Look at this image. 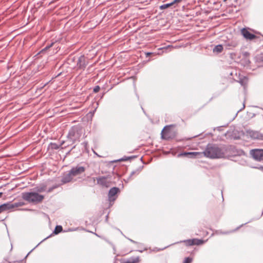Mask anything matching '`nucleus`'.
I'll use <instances>...</instances> for the list:
<instances>
[{
	"mask_svg": "<svg viewBox=\"0 0 263 263\" xmlns=\"http://www.w3.org/2000/svg\"><path fill=\"white\" fill-rule=\"evenodd\" d=\"M192 258L188 257L185 258L183 263H191L192 261Z\"/></svg>",
	"mask_w": 263,
	"mask_h": 263,
	"instance_id": "aec40b11",
	"label": "nucleus"
},
{
	"mask_svg": "<svg viewBox=\"0 0 263 263\" xmlns=\"http://www.w3.org/2000/svg\"><path fill=\"white\" fill-rule=\"evenodd\" d=\"M100 89V88L99 86H96L93 88V92H98Z\"/></svg>",
	"mask_w": 263,
	"mask_h": 263,
	"instance_id": "4be33fe9",
	"label": "nucleus"
},
{
	"mask_svg": "<svg viewBox=\"0 0 263 263\" xmlns=\"http://www.w3.org/2000/svg\"><path fill=\"white\" fill-rule=\"evenodd\" d=\"M46 239H47V238H44V240H42V241H42H42H44V240H45Z\"/></svg>",
	"mask_w": 263,
	"mask_h": 263,
	"instance_id": "79ce46f5",
	"label": "nucleus"
},
{
	"mask_svg": "<svg viewBox=\"0 0 263 263\" xmlns=\"http://www.w3.org/2000/svg\"><path fill=\"white\" fill-rule=\"evenodd\" d=\"M42 242V241H40V242L38 243L36 245V247H37L40 245V243Z\"/></svg>",
	"mask_w": 263,
	"mask_h": 263,
	"instance_id": "72a5a7b5",
	"label": "nucleus"
},
{
	"mask_svg": "<svg viewBox=\"0 0 263 263\" xmlns=\"http://www.w3.org/2000/svg\"><path fill=\"white\" fill-rule=\"evenodd\" d=\"M147 249L146 248H144V249L143 250H138V251H139L140 252H142L144 251H147Z\"/></svg>",
	"mask_w": 263,
	"mask_h": 263,
	"instance_id": "c756f323",
	"label": "nucleus"
},
{
	"mask_svg": "<svg viewBox=\"0 0 263 263\" xmlns=\"http://www.w3.org/2000/svg\"><path fill=\"white\" fill-rule=\"evenodd\" d=\"M172 6H173V4H172V2L167 3V4H163L160 6V9L161 10H163V9H166Z\"/></svg>",
	"mask_w": 263,
	"mask_h": 263,
	"instance_id": "dca6fc26",
	"label": "nucleus"
},
{
	"mask_svg": "<svg viewBox=\"0 0 263 263\" xmlns=\"http://www.w3.org/2000/svg\"><path fill=\"white\" fill-rule=\"evenodd\" d=\"M223 50V46L222 45H218L215 46V47L213 48V52H216V53H220L222 52Z\"/></svg>",
	"mask_w": 263,
	"mask_h": 263,
	"instance_id": "2eb2a0df",
	"label": "nucleus"
},
{
	"mask_svg": "<svg viewBox=\"0 0 263 263\" xmlns=\"http://www.w3.org/2000/svg\"><path fill=\"white\" fill-rule=\"evenodd\" d=\"M82 144H84V145L85 146H86V145H87V142H83Z\"/></svg>",
	"mask_w": 263,
	"mask_h": 263,
	"instance_id": "473e14b6",
	"label": "nucleus"
},
{
	"mask_svg": "<svg viewBox=\"0 0 263 263\" xmlns=\"http://www.w3.org/2000/svg\"><path fill=\"white\" fill-rule=\"evenodd\" d=\"M55 186L51 187H50V188L48 189L47 190H46V191H47V192H48V193L51 192L53 191V190L54 189H55Z\"/></svg>",
	"mask_w": 263,
	"mask_h": 263,
	"instance_id": "393cba45",
	"label": "nucleus"
},
{
	"mask_svg": "<svg viewBox=\"0 0 263 263\" xmlns=\"http://www.w3.org/2000/svg\"><path fill=\"white\" fill-rule=\"evenodd\" d=\"M63 230L62 227L61 226H57L55 228V229L53 231V233L55 234H58L60 233Z\"/></svg>",
	"mask_w": 263,
	"mask_h": 263,
	"instance_id": "f3484780",
	"label": "nucleus"
},
{
	"mask_svg": "<svg viewBox=\"0 0 263 263\" xmlns=\"http://www.w3.org/2000/svg\"><path fill=\"white\" fill-rule=\"evenodd\" d=\"M20 205L19 203H12L11 202H7L0 205V214L5 211L11 210L15 208H17Z\"/></svg>",
	"mask_w": 263,
	"mask_h": 263,
	"instance_id": "423d86ee",
	"label": "nucleus"
},
{
	"mask_svg": "<svg viewBox=\"0 0 263 263\" xmlns=\"http://www.w3.org/2000/svg\"><path fill=\"white\" fill-rule=\"evenodd\" d=\"M139 173V170H136L135 171H133L131 173H130V176H129V178H128V180L129 179H132V177L135 174H136V175H138Z\"/></svg>",
	"mask_w": 263,
	"mask_h": 263,
	"instance_id": "a211bd4d",
	"label": "nucleus"
},
{
	"mask_svg": "<svg viewBox=\"0 0 263 263\" xmlns=\"http://www.w3.org/2000/svg\"><path fill=\"white\" fill-rule=\"evenodd\" d=\"M23 260H20L19 263H23Z\"/></svg>",
	"mask_w": 263,
	"mask_h": 263,
	"instance_id": "4c0bfd02",
	"label": "nucleus"
},
{
	"mask_svg": "<svg viewBox=\"0 0 263 263\" xmlns=\"http://www.w3.org/2000/svg\"><path fill=\"white\" fill-rule=\"evenodd\" d=\"M46 239H47V238H44V240H42V241H42H42H44V240H45Z\"/></svg>",
	"mask_w": 263,
	"mask_h": 263,
	"instance_id": "ea45409f",
	"label": "nucleus"
},
{
	"mask_svg": "<svg viewBox=\"0 0 263 263\" xmlns=\"http://www.w3.org/2000/svg\"><path fill=\"white\" fill-rule=\"evenodd\" d=\"M194 154H195L194 153H185L184 154V155H194Z\"/></svg>",
	"mask_w": 263,
	"mask_h": 263,
	"instance_id": "bb28decb",
	"label": "nucleus"
},
{
	"mask_svg": "<svg viewBox=\"0 0 263 263\" xmlns=\"http://www.w3.org/2000/svg\"><path fill=\"white\" fill-rule=\"evenodd\" d=\"M82 133V129L80 127L76 126L72 127L67 136L68 144L64 147H66L69 144H72L77 141H79Z\"/></svg>",
	"mask_w": 263,
	"mask_h": 263,
	"instance_id": "20e7f679",
	"label": "nucleus"
},
{
	"mask_svg": "<svg viewBox=\"0 0 263 263\" xmlns=\"http://www.w3.org/2000/svg\"><path fill=\"white\" fill-rule=\"evenodd\" d=\"M53 45V43H51L50 45H49L47 46L45 48V49H45V50H46V49H47L49 48L50 47H52Z\"/></svg>",
	"mask_w": 263,
	"mask_h": 263,
	"instance_id": "a878e982",
	"label": "nucleus"
},
{
	"mask_svg": "<svg viewBox=\"0 0 263 263\" xmlns=\"http://www.w3.org/2000/svg\"><path fill=\"white\" fill-rule=\"evenodd\" d=\"M65 143V141H63L62 143H61V145H63Z\"/></svg>",
	"mask_w": 263,
	"mask_h": 263,
	"instance_id": "f704fd0d",
	"label": "nucleus"
},
{
	"mask_svg": "<svg viewBox=\"0 0 263 263\" xmlns=\"http://www.w3.org/2000/svg\"><path fill=\"white\" fill-rule=\"evenodd\" d=\"M87 64L86 58L84 55L80 56L77 62V66L79 68L84 69Z\"/></svg>",
	"mask_w": 263,
	"mask_h": 263,
	"instance_id": "9d476101",
	"label": "nucleus"
},
{
	"mask_svg": "<svg viewBox=\"0 0 263 263\" xmlns=\"http://www.w3.org/2000/svg\"><path fill=\"white\" fill-rule=\"evenodd\" d=\"M120 191L118 187H113L110 189L108 192V200L114 202L117 198L116 194Z\"/></svg>",
	"mask_w": 263,
	"mask_h": 263,
	"instance_id": "6e6552de",
	"label": "nucleus"
},
{
	"mask_svg": "<svg viewBox=\"0 0 263 263\" xmlns=\"http://www.w3.org/2000/svg\"><path fill=\"white\" fill-rule=\"evenodd\" d=\"M182 0H174L173 2H172V4H173V5H174L175 4H178L180 2H181Z\"/></svg>",
	"mask_w": 263,
	"mask_h": 263,
	"instance_id": "b1692460",
	"label": "nucleus"
},
{
	"mask_svg": "<svg viewBox=\"0 0 263 263\" xmlns=\"http://www.w3.org/2000/svg\"><path fill=\"white\" fill-rule=\"evenodd\" d=\"M251 154L254 159L260 161L263 158V149H254L251 151Z\"/></svg>",
	"mask_w": 263,
	"mask_h": 263,
	"instance_id": "0eeeda50",
	"label": "nucleus"
},
{
	"mask_svg": "<svg viewBox=\"0 0 263 263\" xmlns=\"http://www.w3.org/2000/svg\"><path fill=\"white\" fill-rule=\"evenodd\" d=\"M247 134L248 136L254 139L263 140V134L257 131L248 130Z\"/></svg>",
	"mask_w": 263,
	"mask_h": 263,
	"instance_id": "1a4fd4ad",
	"label": "nucleus"
},
{
	"mask_svg": "<svg viewBox=\"0 0 263 263\" xmlns=\"http://www.w3.org/2000/svg\"><path fill=\"white\" fill-rule=\"evenodd\" d=\"M243 224H241V226H240L239 227H237L236 229L234 230H232L229 232H224L223 234H228L229 233H232V232H234L237 230H238L240 227H241Z\"/></svg>",
	"mask_w": 263,
	"mask_h": 263,
	"instance_id": "412c9836",
	"label": "nucleus"
},
{
	"mask_svg": "<svg viewBox=\"0 0 263 263\" xmlns=\"http://www.w3.org/2000/svg\"><path fill=\"white\" fill-rule=\"evenodd\" d=\"M168 47V48H173V47L172 46H171H171H168V47Z\"/></svg>",
	"mask_w": 263,
	"mask_h": 263,
	"instance_id": "e433bc0d",
	"label": "nucleus"
},
{
	"mask_svg": "<svg viewBox=\"0 0 263 263\" xmlns=\"http://www.w3.org/2000/svg\"><path fill=\"white\" fill-rule=\"evenodd\" d=\"M35 248H33L32 250H31L30 252H29L25 256V258H27V257L29 255V254L35 249Z\"/></svg>",
	"mask_w": 263,
	"mask_h": 263,
	"instance_id": "cd10ccee",
	"label": "nucleus"
},
{
	"mask_svg": "<svg viewBox=\"0 0 263 263\" xmlns=\"http://www.w3.org/2000/svg\"><path fill=\"white\" fill-rule=\"evenodd\" d=\"M224 2H226L227 0H223Z\"/></svg>",
	"mask_w": 263,
	"mask_h": 263,
	"instance_id": "c03bdc74",
	"label": "nucleus"
},
{
	"mask_svg": "<svg viewBox=\"0 0 263 263\" xmlns=\"http://www.w3.org/2000/svg\"><path fill=\"white\" fill-rule=\"evenodd\" d=\"M139 257H132L127 259L124 263H138Z\"/></svg>",
	"mask_w": 263,
	"mask_h": 263,
	"instance_id": "ddd939ff",
	"label": "nucleus"
},
{
	"mask_svg": "<svg viewBox=\"0 0 263 263\" xmlns=\"http://www.w3.org/2000/svg\"><path fill=\"white\" fill-rule=\"evenodd\" d=\"M97 183L102 186L108 187L109 185V181L107 180V177H100L97 178Z\"/></svg>",
	"mask_w": 263,
	"mask_h": 263,
	"instance_id": "f8f14e48",
	"label": "nucleus"
},
{
	"mask_svg": "<svg viewBox=\"0 0 263 263\" xmlns=\"http://www.w3.org/2000/svg\"><path fill=\"white\" fill-rule=\"evenodd\" d=\"M22 198L29 203L37 204L41 202L44 199V196L35 192H23Z\"/></svg>",
	"mask_w": 263,
	"mask_h": 263,
	"instance_id": "7ed1b4c3",
	"label": "nucleus"
},
{
	"mask_svg": "<svg viewBox=\"0 0 263 263\" xmlns=\"http://www.w3.org/2000/svg\"><path fill=\"white\" fill-rule=\"evenodd\" d=\"M46 239H47V238H44V240H42V241H42H42H44V240H45Z\"/></svg>",
	"mask_w": 263,
	"mask_h": 263,
	"instance_id": "a19ab883",
	"label": "nucleus"
},
{
	"mask_svg": "<svg viewBox=\"0 0 263 263\" xmlns=\"http://www.w3.org/2000/svg\"><path fill=\"white\" fill-rule=\"evenodd\" d=\"M2 195H3V193L1 192L0 193V198L2 197Z\"/></svg>",
	"mask_w": 263,
	"mask_h": 263,
	"instance_id": "c9c22d12",
	"label": "nucleus"
},
{
	"mask_svg": "<svg viewBox=\"0 0 263 263\" xmlns=\"http://www.w3.org/2000/svg\"><path fill=\"white\" fill-rule=\"evenodd\" d=\"M152 53L151 52H147L146 53V57H147L148 56H149L150 54H151Z\"/></svg>",
	"mask_w": 263,
	"mask_h": 263,
	"instance_id": "2f4dec72",
	"label": "nucleus"
},
{
	"mask_svg": "<svg viewBox=\"0 0 263 263\" xmlns=\"http://www.w3.org/2000/svg\"><path fill=\"white\" fill-rule=\"evenodd\" d=\"M46 239H47V238H44V240H42V241H42H42H44V240H45Z\"/></svg>",
	"mask_w": 263,
	"mask_h": 263,
	"instance_id": "58836bf2",
	"label": "nucleus"
},
{
	"mask_svg": "<svg viewBox=\"0 0 263 263\" xmlns=\"http://www.w3.org/2000/svg\"><path fill=\"white\" fill-rule=\"evenodd\" d=\"M241 33L246 40H252L256 37L255 35L250 33L246 28L242 29Z\"/></svg>",
	"mask_w": 263,
	"mask_h": 263,
	"instance_id": "9b49d317",
	"label": "nucleus"
},
{
	"mask_svg": "<svg viewBox=\"0 0 263 263\" xmlns=\"http://www.w3.org/2000/svg\"><path fill=\"white\" fill-rule=\"evenodd\" d=\"M51 145H52V148L53 149H57L59 148V146L55 143H53V144L51 143Z\"/></svg>",
	"mask_w": 263,
	"mask_h": 263,
	"instance_id": "5701e85b",
	"label": "nucleus"
},
{
	"mask_svg": "<svg viewBox=\"0 0 263 263\" xmlns=\"http://www.w3.org/2000/svg\"><path fill=\"white\" fill-rule=\"evenodd\" d=\"M128 158L126 157V158H122V159H121V160H122V161H125V160H128Z\"/></svg>",
	"mask_w": 263,
	"mask_h": 263,
	"instance_id": "7c9ffc66",
	"label": "nucleus"
},
{
	"mask_svg": "<svg viewBox=\"0 0 263 263\" xmlns=\"http://www.w3.org/2000/svg\"><path fill=\"white\" fill-rule=\"evenodd\" d=\"M165 248H166L165 247H164V248H159V249H157V250H156V251H161V250H164Z\"/></svg>",
	"mask_w": 263,
	"mask_h": 263,
	"instance_id": "c85d7f7f",
	"label": "nucleus"
},
{
	"mask_svg": "<svg viewBox=\"0 0 263 263\" xmlns=\"http://www.w3.org/2000/svg\"><path fill=\"white\" fill-rule=\"evenodd\" d=\"M245 104L243 103V108H245Z\"/></svg>",
	"mask_w": 263,
	"mask_h": 263,
	"instance_id": "37998d69",
	"label": "nucleus"
},
{
	"mask_svg": "<svg viewBox=\"0 0 263 263\" xmlns=\"http://www.w3.org/2000/svg\"><path fill=\"white\" fill-rule=\"evenodd\" d=\"M86 168L80 165L73 166L71 168L65 173L62 176L61 182L63 183H67L70 182H75L78 179H82L84 176Z\"/></svg>",
	"mask_w": 263,
	"mask_h": 263,
	"instance_id": "f257e3e1",
	"label": "nucleus"
},
{
	"mask_svg": "<svg viewBox=\"0 0 263 263\" xmlns=\"http://www.w3.org/2000/svg\"><path fill=\"white\" fill-rule=\"evenodd\" d=\"M46 185L45 184H42L39 186L35 187L34 189L35 191L39 193L46 191Z\"/></svg>",
	"mask_w": 263,
	"mask_h": 263,
	"instance_id": "4468645a",
	"label": "nucleus"
},
{
	"mask_svg": "<svg viewBox=\"0 0 263 263\" xmlns=\"http://www.w3.org/2000/svg\"><path fill=\"white\" fill-rule=\"evenodd\" d=\"M237 44L236 43L232 42L231 43H228L227 44V46L230 47V48H229V49H231V48L235 47L237 46Z\"/></svg>",
	"mask_w": 263,
	"mask_h": 263,
	"instance_id": "6ab92c4d",
	"label": "nucleus"
},
{
	"mask_svg": "<svg viewBox=\"0 0 263 263\" xmlns=\"http://www.w3.org/2000/svg\"><path fill=\"white\" fill-rule=\"evenodd\" d=\"M203 154L205 157L211 159L221 158L224 157L223 150L213 144H208Z\"/></svg>",
	"mask_w": 263,
	"mask_h": 263,
	"instance_id": "f03ea898",
	"label": "nucleus"
},
{
	"mask_svg": "<svg viewBox=\"0 0 263 263\" xmlns=\"http://www.w3.org/2000/svg\"><path fill=\"white\" fill-rule=\"evenodd\" d=\"M203 242L204 241L202 239H192L181 241L180 242H177V243H180L183 246H191L193 245H203Z\"/></svg>",
	"mask_w": 263,
	"mask_h": 263,
	"instance_id": "39448f33",
	"label": "nucleus"
}]
</instances>
